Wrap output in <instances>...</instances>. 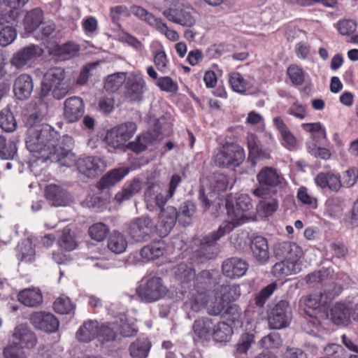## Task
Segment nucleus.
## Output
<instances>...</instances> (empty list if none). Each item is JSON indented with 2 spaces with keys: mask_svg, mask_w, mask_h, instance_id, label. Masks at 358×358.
<instances>
[{
  "mask_svg": "<svg viewBox=\"0 0 358 358\" xmlns=\"http://www.w3.org/2000/svg\"><path fill=\"white\" fill-rule=\"evenodd\" d=\"M227 220L222 223L217 231L203 237L200 248L194 254V263L203 264L207 259L215 257L220 252L219 241L225 234L230 233L236 227L245 223L250 217V210L252 209L250 197L247 194H241L235 204L230 198L226 199Z\"/></svg>",
  "mask_w": 358,
  "mask_h": 358,
  "instance_id": "f257e3e1",
  "label": "nucleus"
},
{
  "mask_svg": "<svg viewBox=\"0 0 358 358\" xmlns=\"http://www.w3.org/2000/svg\"><path fill=\"white\" fill-rule=\"evenodd\" d=\"M137 130L134 122H126L119 124L107 131L105 136L106 144L114 149L127 148L136 153L144 151L148 143L152 141L160 140L171 133V124L165 117L154 120L151 130L142 134L135 141L129 142Z\"/></svg>",
  "mask_w": 358,
  "mask_h": 358,
  "instance_id": "f03ea898",
  "label": "nucleus"
},
{
  "mask_svg": "<svg viewBox=\"0 0 358 358\" xmlns=\"http://www.w3.org/2000/svg\"><path fill=\"white\" fill-rule=\"evenodd\" d=\"M59 134L50 126L31 129L27 134L26 146L28 150L37 159L43 162L52 159L55 143L58 141Z\"/></svg>",
  "mask_w": 358,
  "mask_h": 358,
  "instance_id": "7ed1b4c3",
  "label": "nucleus"
},
{
  "mask_svg": "<svg viewBox=\"0 0 358 358\" xmlns=\"http://www.w3.org/2000/svg\"><path fill=\"white\" fill-rule=\"evenodd\" d=\"M162 15L169 21L184 27L196 24L195 9L185 0H164Z\"/></svg>",
  "mask_w": 358,
  "mask_h": 358,
  "instance_id": "20e7f679",
  "label": "nucleus"
},
{
  "mask_svg": "<svg viewBox=\"0 0 358 358\" xmlns=\"http://www.w3.org/2000/svg\"><path fill=\"white\" fill-rule=\"evenodd\" d=\"M257 185L252 190L254 196L266 199L276 194L286 184L283 176L275 168L264 166L257 174Z\"/></svg>",
  "mask_w": 358,
  "mask_h": 358,
  "instance_id": "39448f33",
  "label": "nucleus"
},
{
  "mask_svg": "<svg viewBox=\"0 0 358 358\" xmlns=\"http://www.w3.org/2000/svg\"><path fill=\"white\" fill-rule=\"evenodd\" d=\"M64 69L55 67L49 69L44 75L41 82V96L43 98L52 96L60 100L70 92V84L65 80Z\"/></svg>",
  "mask_w": 358,
  "mask_h": 358,
  "instance_id": "423d86ee",
  "label": "nucleus"
},
{
  "mask_svg": "<svg viewBox=\"0 0 358 358\" xmlns=\"http://www.w3.org/2000/svg\"><path fill=\"white\" fill-rule=\"evenodd\" d=\"M136 293L141 301L153 303L164 299L169 293V289L162 278L148 275L142 278Z\"/></svg>",
  "mask_w": 358,
  "mask_h": 358,
  "instance_id": "0eeeda50",
  "label": "nucleus"
},
{
  "mask_svg": "<svg viewBox=\"0 0 358 358\" xmlns=\"http://www.w3.org/2000/svg\"><path fill=\"white\" fill-rule=\"evenodd\" d=\"M131 13L139 20L145 22L149 27L164 35L171 41H178L180 36L174 29L168 27L166 22L161 17H156L152 13L148 12L144 8L139 6L131 7Z\"/></svg>",
  "mask_w": 358,
  "mask_h": 358,
  "instance_id": "6e6552de",
  "label": "nucleus"
},
{
  "mask_svg": "<svg viewBox=\"0 0 358 358\" xmlns=\"http://www.w3.org/2000/svg\"><path fill=\"white\" fill-rule=\"evenodd\" d=\"M245 159V151L235 143L227 142L217 151L215 156V164L222 168L238 166Z\"/></svg>",
  "mask_w": 358,
  "mask_h": 358,
  "instance_id": "1a4fd4ad",
  "label": "nucleus"
},
{
  "mask_svg": "<svg viewBox=\"0 0 358 358\" xmlns=\"http://www.w3.org/2000/svg\"><path fill=\"white\" fill-rule=\"evenodd\" d=\"M128 235L135 242L150 241L157 231L156 224L148 216H141L133 219L128 226Z\"/></svg>",
  "mask_w": 358,
  "mask_h": 358,
  "instance_id": "9d476101",
  "label": "nucleus"
},
{
  "mask_svg": "<svg viewBox=\"0 0 358 358\" xmlns=\"http://www.w3.org/2000/svg\"><path fill=\"white\" fill-rule=\"evenodd\" d=\"M276 258L280 261L275 267L281 264L287 268L294 267L302 256V249L296 243L289 241L280 242L274 248Z\"/></svg>",
  "mask_w": 358,
  "mask_h": 358,
  "instance_id": "9b49d317",
  "label": "nucleus"
},
{
  "mask_svg": "<svg viewBox=\"0 0 358 358\" xmlns=\"http://www.w3.org/2000/svg\"><path fill=\"white\" fill-rule=\"evenodd\" d=\"M268 326L273 329H281L289 326L292 320V308L286 300H280L268 311Z\"/></svg>",
  "mask_w": 358,
  "mask_h": 358,
  "instance_id": "f8f14e48",
  "label": "nucleus"
},
{
  "mask_svg": "<svg viewBox=\"0 0 358 358\" xmlns=\"http://www.w3.org/2000/svg\"><path fill=\"white\" fill-rule=\"evenodd\" d=\"M238 287L222 285L215 289V301L208 308L209 314L219 315L230 301H236L239 296Z\"/></svg>",
  "mask_w": 358,
  "mask_h": 358,
  "instance_id": "ddd939ff",
  "label": "nucleus"
},
{
  "mask_svg": "<svg viewBox=\"0 0 358 358\" xmlns=\"http://www.w3.org/2000/svg\"><path fill=\"white\" fill-rule=\"evenodd\" d=\"M332 322L337 325H348L351 320L358 322V304L350 301H339L330 309Z\"/></svg>",
  "mask_w": 358,
  "mask_h": 358,
  "instance_id": "4468645a",
  "label": "nucleus"
},
{
  "mask_svg": "<svg viewBox=\"0 0 358 358\" xmlns=\"http://www.w3.org/2000/svg\"><path fill=\"white\" fill-rule=\"evenodd\" d=\"M171 199L167 196V192L164 191L162 183L157 180L149 182L144 192V201L146 208L150 211L162 208Z\"/></svg>",
  "mask_w": 358,
  "mask_h": 358,
  "instance_id": "2eb2a0df",
  "label": "nucleus"
},
{
  "mask_svg": "<svg viewBox=\"0 0 358 358\" xmlns=\"http://www.w3.org/2000/svg\"><path fill=\"white\" fill-rule=\"evenodd\" d=\"M147 90L146 83L141 73L129 74L124 84V96L131 102H140Z\"/></svg>",
  "mask_w": 358,
  "mask_h": 358,
  "instance_id": "dca6fc26",
  "label": "nucleus"
},
{
  "mask_svg": "<svg viewBox=\"0 0 358 358\" xmlns=\"http://www.w3.org/2000/svg\"><path fill=\"white\" fill-rule=\"evenodd\" d=\"M43 53V49L36 45H29L15 52L10 59V64L17 69L30 66Z\"/></svg>",
  "mask_w": 358,
  "mask_h": 358,
  "instance_id": "f3484780",
  "label": "nucleus"
},
{
  "mask_svg": "<svg viewBox=\"0 0 358 358\" xmlns=\"http://www.w3.org/2000/svg\"><path fill=\"white\" fill-rule=\"evenodd\" d=\"M29 321L34 328L47 333H55L59 327L58 319L52 313L45 311L33 313Z\"/></svg>",
  "mask_w": 358,
  "mask_h": 358,
  "instance_id": "a211bd4d",
  "label": "nucleus"
},
{
  "mask_svg": "<svg viewBox=\"0 0 358 358\" xmlns=\"http://www.w3.org/2000/svg\"><path fill=\"white\" fill-rule=\"evenodd\" d=\"M156 224L157 234L161 237L166 236L174 227L178 220V210L173 206L162 208Z\"/></svg>",
  "mask_w": 358,
  "mask_h": 358,
  "instance_id": "6ab92c4d",
  "label": "nucleus"
},
{
  "mask_svg": "<svg viewBox=\"0 0 358 358\" xmlns=\"http://www.w3.org/2000/svg\"><path fill=\"white\" fill-rule=\"evenodd\" d=\"M76 166L83 175L87 178H94L105 169L106 164L99 157H87L78 159Z\"/></svg>",
  "mask_w": 358,
  "mask_h": 358,
  "instance_id": "aec40b11",
  "label": "nucleus"
},
{
  "mask_svg": "<svg viewBox=\"0 0 358 358\" xmlns=\"http://www.w3.org/2000/svg\"><path fill=\"white\" fill-rule=\"evenodd\" d=\"M84 113L85 105L80 97L73 96L64 101L63 116L68 122H77Z\"/></svg>",
  "mask_w": 358,
  "mask_h": 358,
  "instance_id": "412c9836",
  "label": "nucleus"
},
{
  "mask_svg": "<svg viewBox=\"0 0 358 358\" xmlns=\"http://www.w3.org/2000/svg\"><path fill=\"white\" fill-rule=\"evenodd\" d=\"M34 83L32 78L27 73L18 76L13 83V92L19 100H27L33 92Z\"/></svg>",
  "mask_w": 358,
  "mask_h": 358,
  "instance_id": "4be33fe9",
  "label": "nucleus"
},
{
  "mask_svg": "<svg viewBox=\"0 0 358 358\" xmlns=\"http://www.w3.org/2000/svg\"><path fill=\"white\" fill-rule=\"evenodd\" d=\"M129 173V169L126 167L112 169L102 176L97 183V187L99 189L110 188L121 181Z\"/></svg>",
  "mask_w": 358,
  "mask_h": 358,
  "instance_id": "5701e85b",
  "label": "nucleus"
},
{
  "mask_svg": "<svg viewBox=\"0 0 358 358\" xmlns=\"http://www.w3.org/2000/svg\"><path fill=\"white\" fill-rule=\"evenodd\" d=\"M315 184L322 189L328 187L337 192L342 187L341 176L334 172L320 173L315 178Z\"/></svg>",
  "mask_w": 358,
  "mask_h": 358,
  "instance_id": "b1692460",
  "label": "nucleus"
},
{
  "mask_svg": "<svg viewBox=\"0 0 358 358\" xmlns=\"http://www.w3.org/2000/svg\"><path fill=\"white\" fill-rule=\"evenodd\" d=\"M13 336L19 341L24 348L31 349L36 345L37 338L36 334L24 324L17 326L14 329Z\"/></svg>",
  "mask_w": 358,
  "mask_h": 358,
  "instance_id": "393cba45",
  "label": "nucleus"
},
{
  "mask_svg": "<svg viewBox=\"0 0 358 358\" xmlns=\"http://www.w3.org/2000/svg\"><path fill=\"white\" fill-rule=\"evenodd\" d=\"M99 335V323L96 320L85 322L76 332V338L81 343H89L97 338Z\"/></svg>",
  "mask_w": 358,
  "mask_h": 358,
  "instance_id": "a878e982",
  "label": "nucleus"
},
{
  "mask_svg": "<svg viewBox=\"0 0 358 358\" xmlns=\"http://www.w3.org/2000/svg\"><path fill=\"white\" fill-rule=\"evenodd\" d=\"M213 321L208 317H201L194 322L192 329L199 340L208 341L213 335Z\"/></svg>",
  "mask_w": 358,
  "mask_h": 358,
  "instance_id": "bb28decb",
  "label": "nucleus"
},
{
  "mask_svg": "<svg viewBox=\"0 0 358 358\" xmlns=\"http://www.w3.org/2000/svg\"><path fill=\"white\" fill-rule=\"evenodd\" d=\"M45 196L55 206H66L69 201L66 192L56 185H49L46 187Z\"/></svg>",
  "mask_w": 358,
  "mask_h": 358,
  "instance_id": "cd10ccee",
  "label": "nucleus"
},
{
  "mask_svg": "<svg viewBox=\"0 0 358 358\" xmlns=\"http://www.w3.org/2000/svg\"><path fill=\"white\" fill-rule=\"evenodd\" d=\"M142 187V183L139 178H135L131 181L127 182L121 191L118 192L115 199L118 203L129 200L138 194Z\"/></svg>",
  "mask_w": 358,
  "mask_h": 358,
  "instance_id": "c85d7f7f",
  "label": "nucleus"
},
{
  "mask_svg": "<svg viewBox=\"0 0 358 358\" xmlns=\"http://www.w3.org/2000/svg\"><path fill=\"white\" fill-rule=\"evenodd\" d=\"M252 253L259 262H264L268 259V245L267 240L262 236H256L252 241Z\"/></svg>",
  "mask_w": 358,
  "mask_h": 358,
  "instance_id": "c756f323",
  "label": "nucleus"
},
{
  "mask_svg": "<svg viewBox=\"0 0 358 358\" xmlns=\"http://www.w3.org/2000/svg\"><path fill=\"white\" fill-rule=\"evenodd\" d=\"M43 19V13L41 9L36 8L28 12L24 19V30L27 33H32L39 27Z\"/></svg>",
  "mask_w": 358,
  "mask_h": 358,
  "instance_id": "7c9ffc66",
  "label": "nucleus"
},
{
  "mask_svg": "<svg viewBox=\"0 0 358 358\" xmlns=\"http://www.w3.org/2000/svg\"><path fill=\"white\" fill-rule=\"evenodd\" d=\"M210 192L208 193L210 199L213 194H219L226 191L229 186V179L227 176L223 173H215L209 178Z\"/></svg>",
  "mask_w": 358,
  "mask_h": 358,
  "instance_id": "2f4dec72",
  "label": "nucleus"
},
{
  "mask_svg": "<svg viewBox=\"0 0 358 358\" xmlns=\"http://www.w3.org/2000/svg\"><path fill=\"white\" fill-rule=\"evenodd\" d=\"M17 299L26 306L36 307L43 302V296L39 290L28 289L20 292Z\"/></svg>",
  "mask_w": 358,
  "mask_h": 358,
  "instance_id": "473e14b6",
  "label": "nucleus"
},
{
  "mask_svg": "<svg viewBox=\"0 0 358 358\" xmlns=\"http://www.w3.org/2000/svg\"><path fill=\"white\" fill-rule=\"evenodd\" d=\"M80 50V46L73 42H67L62 45H56L52 52L62 60L69 59L76 56Z\"/></svg>",
  "mask_w": 358,
  "mask_h": 358,
  "instance_id": "72a5a7b5",
  "label": "nucleus"
},
{
  "mask_svg": "<svg viewBox=\"0 0 358 358\" xmlns=\"http://www.w3.org/2000/svg\"><path fill=\"white\" fill-rule=\"evenodd\" d=\"M165 251L163 242H157L143 247L140 255L143 262H149L162 256Z\"/></svg>",
  "mask_w": 358,
  "mask_h": 358,
  "instance_id": "f704fd0d",
  "label": "nucleus"
},
{
  "mask_svg": "<svg viewBox=\"0 0 358 358\" xmlns=\"http://www.w3.org/2000/svg\"><path fill=\"white\" fill-rule=\"evenodd\" d=\"M229 83L232 90L238 93L243 94L252 87V83L238 72H232L229 76Z\"/></svg>",
  "mask_w": 358,
  "mask_h": 358,
  "instance_id": "c9c22d12",
  "label": "nucleus"
},
{
  "mask_svg": "<svg viewBox=\"0 0 358 358\" xmlns=\"http://www.w3.org/2000/svg\"><path fill=\"white\" fill-rule=\"evenodd\" d=\"M18 141L17 138H13L6 143V138L0 136V158L6 160L14 159L17 155Z\"/></svg>",
  "mask_w": 358,
  "mask_h": 358,
  "instance_id": "e433bc0d",
  "label": "nucleus"
},
{
  "mask_svg": "<svg viewBox=\"0 0 358 358\" xmlns=\"http://www.w3.org/2000/svg\"><path fill=\"white\" fill-rule=\"evenodd\" d=\"M196 205L191 201L183 202L178 210V222L185 226L190 224L196 213Z\"/></svg>",
  "mask_w": 358,
  "mask_h": 358,
  "instance_id": "4c0bfd02",
  "label": "nucleus"
},
{
  "mask_svg": "<svg viewBox=\"0 0 358 358\" xmlns=\"http://www.w3.org/2000/svg\"><path fill=\"white\" fill-rule=\"evenodd\" d=\"M18 259L22 262H31L35 259V250L32 239L27 238L22 240L17 245Z\"/></svg>",
  "mask_w": 358,
  "mask_h": 358,
  "instance_id": "58836bf2",
  "label": "nucleus"
},
{
  "mask_svg": "<svg viewBox=\"0 0 358 358\" xmlns=\"http://www.w3.org/2000/svg\"><path fill=\"white\" fill-rule=\"evenodd\" d=\"M233 334V328L231 324L220 322L214 324L213 338L216 342H228Z\"/></svg>",
  "mask_w": 358,
  "mask_h": 358,
  "instance_id": "ea45409f",
  "label": "nucleus"
},
{
  "mask_svg": "<svg viewBox=\"0 0 358 358\" xmlns=\"http://www.w3.org/2000/svg\"><path fill=\"white\" fill-rule=\"evenodd\" d=\"M127 241L124 235L119 231H114L108 241V249L115 254H121L126 250Z\"/></svg>",
  "mask_w": 358,
  "mask_h": 358,
  "instance_id": "a19ab883",
  "label": "nucleus"
},
{
  "mask_svg": "<svg viewBox=\"0 0 358 358\" xmlns=\"http://www.w3.org/2000/svg\"><path fill=\"white\" fill-rule=\"evenodd\" d=\"M343 200L339 196L329 198L324 204V214L327 216L336 218L343 211Z\"/></svg>",
  "mask_w": 358,
  "mask_h": 358,
  "instance_id": "79ce46f5",
  "label": "nucleus"
},
{
  "mask_svg": "<svg viewBox=\"0 0 358 358\" xmlns=\"http://www.w3.org/2000/svg\"><path fill=\"white\" fill-rule=\"evenodd\" d=\"M127 76L123 72L115 73L106 77L104 81V88L107 92H115L119 90L123 83L125 84Z\"/></svg>",
  "mask_w": 358,
  "mask_h": 358,
  "instance_id": "37998d69",
  "label": "nucleus"
},
{
  "mask_svg": "<svg viewBox=\"0 0 358 358\" xmlns=\"http://www.w3.org/2000/svg\"><path fill=\"white\" fill-rule=\"evenodd\" d=\"M246 141L249 151V158L262 159L268 157V154L261 150L257 136L253 134H248Z\"/></svg>",
  "mask_w": 358,
  "mask_h": 358,
  "instance_id": "c03bdc74",
  "label": "nucleus"
},
{
  "mask_svg": "<svg viewBox=\"0 0 358 358\" xmlns=\"http://www.w3.org/2000/svg\"><path fill=\"white\" fill-rule=\"evenodd\" d=\"M57 245L66 251H72L77 248V241L75 236L71 234L70 229L65 228L62 230V234L57 241Z\"/></svg>",
  "mask_w": 358,
  "mask_h": 358,
  "instance_id": "a18cd8bd",
  "label": "nucleus"
},
{
  "mask_svg": "<svg viewBox=\"0 0 358 358\" xmlns=\"http://www.w3.org/2000/svg\"><path fill=\"white\" fill-rule=\"evenodd\" d=\"M150 348V344L147 340L137 339L129 346L130 355L133 358H145Z\"/></svg>",
  "mask_w": 358,
  "mask_h": 358,
  "instance_id": "49530a36",
  "label": "nucleus"
},
{
  "mask_svg": "<svg viewBox=\"0 0 358 358\" xmlns=\"http://www.w3.org/2000/svg\"><path fill=\"white\" fill-rule=\"evenodd\" d=\"M153 56L154 64L157 70L162 73H168L170 71V62L162 45L153 52Z\"/></svg>",
  "mask_w": 358,
  "mask_h": 358,
  "instance_id": "de8ad7c7",
  "label": "nucleus"
},
{
  "mask_svg": "<svg viewBox=\"0 0 358 358\" xmlns=\"http://www.w3.org/2000/svg\"><path fill=\"white\" fill-rule=\"evenodd\" d=\"M278 208V201L271 196L266 199H262L258 206L257 210L259 214L264 217L271 216Z\"/></svg>",
  "mask_w": 358,
  "mask_h": 358,
  "instance_id": "09e8293b",
  "label": "nucleus"
},
{
  "mask_svg": "<svg viewBox=\"0 0 358 358\" xmlns=\"http://www.w3.org/2000/svg\"><path fill=\"white\" fill-rule=\"evenodd\" d=\"M74 308L75 305L70 298L65 295H61L53 303V309L58 314H69Z\"/></svg>",
  "mask_w": 358,
  "mask_h": 358,
  "instance_id": "8fccbe9b",
  "label": "nucleus"
},
{
  "mask_svg": "<svg viewBox=\"0 0 358 358\" xmlns=\"http://www.w3.org/2000/svg\"><path fill=\"white\" fill-rule=\"evenodd\" d=\"M203 291H198L196 294H194L192 298L191 308L194 311L199 312L205 308L208 302V286L203 287Z\"/></svg>",
  "mask_w": 358,
  "mask_h": 358,
  "instance_id": "3c124183",
  "label": "nucleus"
},
{
  "mask_svg": "<svg viewBox=\"0 0 358 358\" xmlns=\"http://www.w3.org/2000/svg\"><path fill=\"white\" fill-rule=\"evenodd\" d=\"M276 289V284L275 282L271 283L262 289L257 294H255L254 301L257 307L264 308L266 302L268 298L273 294Z\"/></svg>",
  "mask_w": 358,
  "mask_h": 358,
  "instance_id": "603ef678",
  "label": "nucleus"
},
{
  "mask_svg": "<svg viewBox=\"0 0 358 358\" xmlns=\"http://www.w3.org/2000/svg\"><path fill=\"white\" fill-rule=\"evenodd\" d=\"M287 113L299 120H303L308 115V110L306 104L296 100L287 108Z\"/></svg>",
  "mask_w": 358,
  "mask_h": 358,
  "instance_id": "864d4df0",
  "label": "nucleus"
},
{
  "mask_svg": "<svg viewBox=\"0 0 358 358\" xmlns=\"http://www.w3.org/2000/svg\"><path fill=\"white\" fill-rule=\"evenodd\" d=\"M0 127L6 132H12L15 130L17 122L10 110H4L1 112Z\"/></svg>",
  "mask_w": 358,
  "mask_h": 358,
  "instance_id": "5fc2aeb1",
  "label": "nucleus"
},
{
  "mask_svg": "<svg viewBox=\"0 0 358 358\" xmlns=\"http://www.w3.org/2000/svg\"><path fill=\"white\" fill-rule=\"evenodd\" d=\"M109 233V227L102 222L94 224L89 228L90 237L96 241H103Z\"/></svg>",
  "mask_w": 358,
  "mask_h": 358,
  "instance_id": "6e6d98bb",
  "label": "nucleus"
},
{
  "mask_svg": "<svg viewBox=\"0 0 358 358\" xmlns=\"http://www.w3.org/2000/svg\"><path fill=\"white\" fill-rule=\"evenodd\" d=\"M55 156V159H57V162L60 165L71 167L73 165L76 164L78 161L75 154L71 151V150H63L58 152H55V154H52V158Z\"/></svg>",
  "mask_w": 358,
  "mask_h": 358,
  "instance_id": "4d7b16f0",
  "label": "nucleus"
},
{
  "mask_svg": "<svg viewBox=\"0 0 358 358\" xmlns=\"http://www.w3.org/2000/svg\"><path fill=\"white\" fill-rule=\"evenodd\" d=\"M288 76L294 85H302L305 79V72L298 65H290L287 69Z\"/></svg>",
  "mask_w": 358,
  "mask_h": 358,
  "instance_id": "13d9d810",
  "label": "nucleus"
},
{
  "mask_svg": "<svg viewBox=\"0 0 358 358\" xmlns=\"http://www.w3.org/2000/svg\"><path fill=\"white\" fill-rule=\"evenodd\" d=\"M340 34L348 36L355 31L357 22L353 20L343 19L334 24Z\"/></svg>",
  "mask_w": 358,
  "mask_h": 358,
  "instance_id": "bf43d9fd",
  "label": "nucleus"
},
{
  "mask_svg": "<svg viewBox=\"0 0 358 358\" xmlns=\"http://www.w3.org/2000/svg\"><path fill=\"white\" fill-rule=\"evenodd\" d=\"M343 291V287L336 283L332 282L329 284L323 292H321V295L324 296V304H328L330 303L334 298L338 296L341 294Z\"/></svg>",
  "mask_w": 358,
  "mask_h": 358,
  "instance_id": "052dcab7",
  "label": "nucleus"
},
{
  "mask_svg": "<svg viewBox=\"0 0 358 358\" xmlns=\"http://www.w3.org/2000/svg\"><path fill=\"white\" fill-rule=\"evenodd\" d=\"M157 86L162 90L169 93H176L178 90V86L171 77L163 76L157 79Z\"/></svg>",
  "mask_w": 358,
  "mask_h": 358,
  "instance_id": "680f3d73",
  "label": "nucleus"
},
{
  "mask_svg": "<svg viewBox=\"0 0 358 358\" xmlns=\"http://www.w3.org/2000/svg\"><path fill=\"white\" fill-rule=\"evenodd\" d=\"M222 316L226 320L230 322L231 325L239 322L241 317V310L237 304L228 306L224 311Z\"/></svg>",
  "mask_w": 358,
  "mask_h": 358,
  "instance_id": "e2e57ef3",
  "label": "nucleus"
},
{
  "mask_svg": "<svg viewBox=\"0 0 358 358\" xmlns=\"http://www.w3.org/2000/svg\"><path fill=\"white\" fill-rule=\"evenodd\" d=\"M17 36L15 28L6 26L0 30V45L5 47L12 43Z\"/></svg>",
  "mask_w": 358,
  "mask_h": 358,
  "instance_id": "0e129e2a",
  "label": "nucleus"
},
{
  "mask_svg": "<svg viewBox=\"0 0 358 358\" xmlns=\"http://www.w3.org/2000/svg\"><path fill=\"white\" fill-rule=\"evenodd\" d=\"M301 127L304 131L311 133L313 136L318 138H326L325 128L320 122L303 123Z\"/></svg>",
  "mask_w": 358,
  "mask_h": 358,
  "instance_id": "69168bd1",
  "label": "nucleus"
},
{
  "mask_svg": "<svg viewBox=\"0 0 358 358\" xmlns=\"http://www.w3.org/2000/svg\"><path fill=\"white\" fill-rule=\"evenodd\" d=\"M254 338L255 336L253 334H243L236 345V356L245 354L250 348L251 344L254 342Z\"/></svg>",
  "mask_w": 358,
  "mask_h": 358,
  "instance_id": "338daca9",
  "label": "nucleus"
},
{
  "mask_svg": "<svg viewBox=\"0 0 358 358\" xmlns=\"http://www.w3.org/2000/svg\"><path fill=\"white\" fill-rule=\"evenodd\" d=\"M304 306L313 310H316L321 306H325L324 296H322L320 293L317 294H309L303 299Z\"/></svg>",
  "mask_w": 358,
  "mask_h": 358,
  "instance_id": "774afa93",
  "label": "nucleus"
}]
</instances>
